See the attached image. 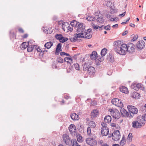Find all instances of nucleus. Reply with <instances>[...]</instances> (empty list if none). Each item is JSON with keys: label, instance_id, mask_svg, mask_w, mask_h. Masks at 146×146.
<instances>
[{"label": "nucleus", "instance_id": "obj_1", "mask_svg": "<svg viewBox=\"0 0 146 146\" xmlns=\"http://www.w3.org/2000/svg\"><path fill=\"white\" fill-rule=\"evenodd\" d=\"M70 24L74 26V28H76V31L78 34H83V35L84 36L83 37L84 38L89 39L92 38V35L91 34V29H85V26L83 23L74 21L71 22Z\"/></svg>", "mask_w": 146, "mask_h": 146}, {"label": "nucleus", "instance_id": "obj_2", "mask_svg": "<svg viewBox=\"0 0 146 146\" xmlns=\"http://www.w3.org/2000/svg\"><path fill=\"white\" fill-rule=\"evenodd\" d=\"M114 45V49L117 53L121 55H125L126 52V44L121 43V41H115L113 43Z\"/></svg>", "mask_w": 146, "mask_h": 146}, {"label": "nucleus", "instance_id": "obj_3", "mask_svg": "<svg viewBox=\"0 0 146 146\" xmlns=\"http://www.w3.org/2000/svg\"><path fill=\"white\" fill-rule=\"evenodd\" d=\"M62 138L63 141L66 145H72L74 139H72L68 134H64L63 135Z\"/></svg>", "mask_w": 146, "mask_h": 146}, {"label": "nucleus", "instance_id": "obj_4", "mask_svg": "<svg viewBox=\"0 0 146 146\" xmlns=\"http://www.w3.org/2000/svg\"><path fill=\"white\" fill-rule=\"evenodd\" d=\"M102 127L101 128V133L102 136L107 135L109 133L108 128L106 126V123L102 122L101 123Z\"/></svg>", "mask_w": 146, "mask_h": 146}, {"label": "nucleus", "instance_id": "obj_5", "mask_svg": "<svg viewBox=\"0 0 146 146\" xmlns=\"http://www.w3.org/2000/svg\"><path fill=\"white\" fill-rule=\"evenodd\" d=\"M109 111L110 112L111 115L116 119H118L120 117V114L119 111L116 109H110Z\"/></svg>", "mask_w": 146, "mask_h": 146}, {"label": "nucleus", "instance_id": "obj_6", "mask_svg": "<svg viewBox=\"0 0 146 146\" xmlns=\"http://www.w3.org/2000/svg\"><path fill=\"white\" fill-rule=\"evenodd\" d=\"M110 136H109V137L111 136L112 139L115 141H118L121 137L120 132L118 130L115 131L111 135L110 134Z\"/></svg>", "mask_w": 146, "mask_h": 146}, {"label": "nucleus", "instance_id": "obj_7", "mask_svg": "<svg viewBox=\"0 0 146 146\" xmlns=\"http://www.w3.org/2000/svg\"><path fill=\"white\" fill-rule=\"evenodd\" d=\"M126 52L129 53H132L134 52L135 46L134 44L131 43H129L127 45L126 44Z\"/></svg>", "mask_w": 146, "mask_h": 146}, {"label": "nucleus", "instance_id": "obj_8", "mask_svg": "<svg viewBox=\"0 0 146 146\" xmlns=\"http://www.w3.org/2000/svg\"><path fill=\"white\" fill-rule=\"evenodd\" d=\"M94 16L95 20H96L98 23H102L104 22L103 15L97 13H96Z\"/></svg>", "mask_w": 146, "mask_h": 146}, {"label": "nucleus", "instance_id": "obj_9", "mask_svg": "<svg viewBox=\"0 0 146 146\" xmlns=\"http://www.w3.org/2000/svg\"><path fill=\"white\" fill-rule=\"evenodd\" d=\"M127 108L130 112L131 115V116L132 117H133V115L131 113H132L133 115L134 114H137L138 112L137 109L134 106L131 105H128L127 106Z\"/></svg>", "mask_w": 146, "mask_h": 146}, {"label": "nucleus", "instance_id": "obj_10", "mask_svg": "<svg viewBox=\"0 0 146 146\" xmlns=\"http://www.w3.org/2000/svg\"><path fill=\"white\" fill-rule=\"evenodd\" d=\"M111 103L114 105L118 107H121L123 106V104L120 100L118 98H114L111 100Z\"/></svg>", "mask_w": 146, "mask_h": 146}, {"label": "nucleus", "instance_id": "obj_11", "mask_svg": "<svg viewBox=\"0 0 146 146\" xmlns=\"http://www.w3.org/2000/svg\"><path fill=\"white\" fill-rule=\"evenodd\" d=\"M83 34H75L74 36L71 37L70 39L72 42H74L76 41L77 39L78 38H82L84 37L83 35Z\"/></svg>", "mask_w": 146, "mask_h": 146}, {"label": "nucleus", "instance_id": "obj_12", "mask_svg": "<svg viewBox=\"0 0 146 146\" xmlns=\"http://www.w3.org/2000/svg\"><path fill=\"white\" fill-rule=\"evenodd\" d=\"M86 142L87 144L92 146H94L97 144V141L92 138H87Z\"/></svg>", "mask_w": 146, "mask_h": 146}, {"label": "nucleus", "instance_id": "obj_13", "mask_svg": "<svg viewBox=\"0 0 146 146\" xmlns=\"http://www.w3.org/2000/svg\"><path fill=\"white\" fill-rule=\"evenodd\" d=\"M69 129L71 134L74 136L76 133V128L74 124L70 125L69 127Z\"/></svg>", "mask_w": 146, "mask_h": 146}, {"label": "nucleus", "instance_id": "obj_14", "mask_svg": "<svg viewBox=\"0 0 146 146\" xmlns=\"http://www.w3.org/2000/svg\"><path fill=\"white\" fill-rule=\"evenodd\" d=\"M132 87L134 89L136 90H138L139 89L142 90L144 88L142 87V84L139 83L137 84H133L132 85Z\"/></svg>", "mask_w": 146, "mask_h": 146}, {"label": "nucleus", "instance_id": "obj_15", "mask_svg": "<svg viewBox=\"0 0 146 146\" xmlns=\"http://www.w3.org/2000/svg\"><path fill=\"white\" fill-rule=\"evenodd\" d=\"M145 43L143 40L139 41L137 44V47L139 49H141L144 47Z\"/></svg>", "mask_w": 146, "mask_h": 146}, {"label": "nucleus", "instance_id": "obj_16", "mask_svg": "<svg viewBox=\"0 0 146 146\" xmlns=\"http://www.w3.org/2000/svg\"><path fill=\"white\" fill-rule=\"evenodd\" d=\"M120 111L121 115L123 117H127L129 115L128 112L123 108H121Z\"/></svg>", "mask_w": 146, "mask_h": 146}, {"label": "nucleus", "instance_id": "obj_17", "mask_svg": "<svg viewBox=\"0 0 146 146\" xmlns=\"http://www.w3.org/2000/svg\"><path fill=\"white\" fill-rule=\"evenodd\" d=\"M95 69L93 67L90 66L88 69V73L91 76L95 74Z\"/></svg>", "mask_w": 146, "mask_h": 146}, {"label": "nucleus", "instance_id": "obj_18", "mask_svg": "<svg viewBox=\"0 0 146 146\" xmlns=\"http://www.w3.org/2000/svg\"><path fill=\"white\" fill-rule=\"evenodd\" d=\"M99 113V111L97 110H93L91 113V116L92 119L96 118Z\"/></svg>", "mask_w": 146, "mask_h": 146}, {"label": "nucleus", "instance_id": "obj_19", "mask_svg": "<svg viewBox=\"0 0 146 146\" xmlns=\"http://www.w3.org/2000/svg\"><path fill=\"white\" fill-rule=\"evenodd\" d=\"M62 44L59 43L57 45L56 51L54 52L55 55H58L59 52L62 51Z\"/></svg>", "mask_w": 146, "mask_h": 146}, {"label": "nucleus", "instance_id": "obj_20", "mask_svg": "<svg viewBox=\"0 0 146 146\" xmlns=\"http://www.w3.org/2000/svg\"><path fill=\"white\" fill-rule=\"evenodd\" d=\"M103 29H105L107 31H109L111 29V27L109 25H108L106 26L102 25L99 27V29L100 31H101Z\"/></svg>", "mask_w": 146, "mask_h": 146}, {"label": "nucleus", "instance_id": "obj_21", "mask_svg": "<svg viewBox=\"0 0 146 146\" xmlns=\"http://www.w3.org/2000/svg\"><path fill=\"white\" fill-rule=\"evenodd\" d=\"M70 117L73 120H78L79 119L78 115L75 113H72L70 115Z\"/></svg>", "mask_w": 146, "mask_h": 146}, {"label": "nucleus", "instance_id": "obj_22", "mask_svg": "<svg viewBox=\"0 0 146 146\" xmlns=\"http://www.w3.org/2000/svg\"><path fill=\"white\" fill-rule=\"evenodd\" d=\"M64 61L67 63L68 64H70L72 66H73L72 63H73V60L70 57H66L64 58Z\"/></svg>", "mask_w": 146, "mask_h": 146}, {"label": "nucleus", "instance_id": "obj_23", "mask_svg": "<svg viewBox=\"0 0 146 146\" xmlns=\"http://www.w3.org/2000/svg\"><path fill=\"white\" fill-rule=\"evenodd\" d=\"M97 52L95 51H93L92 53V54L90 55V58L93 60H95L97 57Z\"/></svg>", "mask_w": 146, "mask_h": 146}, {"label": "nucleus", "instance_id": "obj_24", "mask_svg": "<svg viewBox=\"0 0 146 146\" xmlns=\"http://www.w3.org/2000/svg\"><path fill=\"white\" fill-rule=\"evenodd\" d=\"M120 91L123 93L127 94L128 92L127 88L125 86H122L119 88Z\"/></svg>", "mask_w": 146, "mask_h": 146}, {"label": "nucleus", "instance_id": "obj_25", "mask_svg": "<svg viewBox=\"0 0 146 146\" xmlns=\"http://www.w3.org/2000/svg\"><path fill=\"white\" fill-rule=\"evenodd\" d=\"M53 45V42L50 41L46 43L44 45V47L47 49L50 48Z\"/></svg>", "mask_w": 146, "mask_h": 146}, {"label": "nucleus", "instance_id": "obj_26", "mask_svg": "<svg viewBox=\"0 0 146 146\" xmlns=\"http://www.w3.org/2000/svg\"><path fill=\"white\" fill-rule=\"evenodd\" d=\"M107 59L110 62H113L114 58L111 54H109V55H108Z\"/></svg>", "mask_w": 146, "mask_h": 146}, {"label": "nucleus", "instance_id": "obj_27", "mask_svg": "<svg viewBox=\"0 0 146 146\" xmlns=\"http://www.w3.org/2000/svg\"><path fill=\"white\" fill-rule=\"evenodd\" d=\"M29 43H26L25 42H23L21 45L20 47L22 49H25L28 46Z\"/></svg>", "mask_w": 146, "mask_h": 146}, {"label": "nucleus", "instance_id": "obj_28", "mask_svg": "<svg viewBox=\"0 0 146 146\" xmlns=\"http://www.w3.org/2000/svg\"><path fill=\"white\" fill-rule=\"evenodd\" d=\"M131 96L132 98L135 99H138L139 98L140 96L139 94L136 92H135L132 94Z\"/></svg>", "mask_w": 146, "mask_h": 146}, {"label": "nucleus", "instance_id": "obj_29", "mask_svg": "<svg viewBox=\"0 0 146 146\" xmlns=\"http://www.w3.org/2000/svg\"><path fill=\"white\" fill-rule=\"evenodd\" d=\"M111 117L109 115L106 116L104 118V121L106 123H109L111 121Z\"/></svg>", "mask_w": 146, "mask_h": 146}, {"label": "nucleus", "instance_id": "obj_30", "mask_svg": "<svg viewBox=\"0 0 146 146\" xmlns=\"http://www.w3.org/2000/svg\"><path fill=\"white\" fill-rule=\"evenodd\" d=\"M76 137L77 140L78 142L81 143L83 141V138L81 135L79 134H77Z\"/></svg>", "mask_w": 146, "mask_h": 146}, {"label": "nucleus", "instance_id": "obj_31", "mask_svg": "<svg viewBox=\"0 0 146 146\" xmlns=\"http://www.w3.org/2000/svg\"><path fill=\"white\" fill-rule=\"evenodd\" d=\"M68 27H69V24L68 23L64 22L62 23V28L64 31L66 30Z\"/></svg>", "mask_w": 146, "mask_h": 146}, {"label": "nucleus", "instance_id": "obj_32", "mask_svg": "<svg viewBox=\"0 0 146 146\" xmlns=\"http://www.w3.org/2000/svg\"><path fill=\"white\" fill-rule=\"evenodd\" d=\"M107 49L106 48H104L102 49L101 52V56L103 57L107 53Z\"/></svg>", "mask_w": 146, "mask_h": 146}, {"label": "nucleus", "instance_id": "obj_33", "mask_svg": "<svg viewBox=\"0 0 146 146\" xmlns=\"http://www.w3.org/2000/svg\"><path fill=\"white\" fill-rule=\"evenodd\" d=\"M34 46L33 45H28V46H27L28 48L27 49V50L28 52H31L34 49Z\"/></svg>", "mask_w": 146, "mask_h": 146}, {"label": "nucleus", "instance_id": "obj_34", "mask_svg": "<svg viewBox=\"0 0 146 146\" xmlns=\"http://www.w3.org/2000/svg\"><path fill=\"white\" fill-rule=\"evenodd\" d=\"M72 65L73 66H72V68H74L77 70H79V65L78 63H76L74 64H73V63Z\"/></svg>", "mask_w": 146, "mask_h": 146}, {"label": "nucleus", "instance_id": "obj_35", "mask_svg": "<svg viewBox=\"0 0 146 146\" xmlns=\"http://www.w3.org/2000/svg\"><path fill=\"white\" fill-rule=\"evenodd\" d=\"M62 36V35L61 34H57L55 35V37L57 39L59 40H61Z\"/></svg>", "mask_w": 146, "mask_h": 146}, {"label": "nucleus", "instance_id": "obj_36", "mask_svg": "<svg viewBox=\"0 0 146 146\" xmlns=\"http://www.w3.org/2000/svg\"><path fill=\"white\" fill-rule=\"evenodd\" d=\"M73 26L72 25L70 24V25L69 24V27H68L66 29V30L67 31H72Z\"/></svg>", "mask_w": 146, "mask_h": 146}, {"label": "nucleus", "instance_id": "obj_37", "mask_svg": "<svg viewBox=\"0 0 146 146\" xmlns=\"http://www.w3.org/2000/svg\"><path fill=\"white\" fill-rule=\"evenodd\" d=\"M86 19L89 21H94L95 20L94 17H92V16H89L87 17Z\"/></svg>", "mask_w": 146, "mask_h": 146}, {"label": "nucleus", "instance_id": "obj_38", "mask_svg": "<svg viewBox=\"0 0 146 146\" xmlns=\"http://www.w3.org/2000/svg\"><path fill=\"white\" fill-rule=\"evenodd\" d=\"M89 125L92 127L94 128L96 127L95 123L93 121H90L89 123Z\"/></svg>", "mask_w": 146, "mask_h": 146}, {"label": "nucleus", "instance_id": "obj_39", "mask_svg": "<svg viewBox=\"0 0 146 146\" xmlns=\"http://www.w3.org/2000/svg\"><path fill=\"white\" fill-rule=\"evenodd\" d=\"M133 137L131 133H130L127 137V140L129 141V142H131L132 141V139Z\"/></svg>", "mask_w": 146, "mask_h": 146}, {"label": "nucleus", "instance_id": "obj_40", "mask_svg": "<svg viewBox=\"0 0 146 146\" xmlns=\"http://www.w3.org/2000/svg\"><path fill=\"white\" fill-rule=\"evenodd\" d=\"M61 40H60L59 41L60 42L62 43L68 40V38L64 37L63 36H62V38H61Z\"/></svg>", "mask_w": 146, "mask_h": 146}, {"label": "nucleus", "instance_id": "obj_41", "mask_svg": "<svg viewBox=\"0 0 146 146\" xmlns=\"http://www.w3.org/2000/svg\"><path fill=\"white\" fill-rule=\"evenodd\" d=\"M73 142L72 145V146H80L79 145L78 143H77L76 139H73Z\"/></svg>", "mask_w": 146, "mask_h": 146}, {"label": "nucleus", "instance_id": "obj_42", "mask_svg": "<svg viewBox=\"0 0 146 146\" xmlns=\"http://www.w3.org/2000/svg\"><path fill=\"white\" fill-rule=\"evenodd\" d=\"M112 7L111 6L110 7L111 9L110 11V13L111 14H113L116 12L117 11L115 9H113Z\"/></svg>", "mask_w": 146, "mask_h": 146}, {"label": "nucleus", "instance_id": "obj_43", "mask_svg": "<svg viewBox=\"0 0 146 146\" xmlns=\"http://www.w3.org/2000/svg\"><path fill=\"white\" fill-rule=\"evenodd\" d=\"M125 143L126 141L125 139H124L123 138L120 143V145L123 146L125 144Z\"/></svg>", "mask_w": 146, "mask_h": 146}, {"label": "nucleus", "instance_id": "obj_44", "mask_svg": "<svg viewBox=\"0 0 146 146\" xmlns=\"http://www.w3.org/2000/svg\"><path fill=\"white\" fill-rule=\"evenodd\" d=\"M88 63H86L84 64L83 66V69L85 71L88 70Z\"/></svg>", "mask_w": 146, "mask_h": 146}, {"label": "nucleus", "instance_id": "obj_45", "mask_svg": "<svg viewBox=\"0 0 146 146\" xmlns=\"http://www.w3.org/2000/svg\"><path fill=\"white\" fill-rule=\"evenodd\" d=\"M56 61L58 62L61 63H63L64 62L63 59L60 57L58 58L57 59Z\"/></svg>", "mask_w": 146, "mask_h": 146}, {"label": "nucleus", "instance_id": "obj_46", "mask_svg": "<svg viewBox=\"0 0 146 146\" xmlns=\"http://www.w3.org/2000/svg\"><path fill=\"white\" fill-rule=\"evenodd\" d=\"M91 26L95 29H98V28H99V27L98 25H95L93 23H92Z\"/></svg>", "mask_w": 146, "mask_h": 146}, {"label": "nucleus", "instance_id": "obj_47", "mask_svg": "<svg viewBox=\"0 0 146 146\" xmlns=\"http://www.w3.org/2000/svg\"><path fill=\"white\" fill-rule=\"evenodd\" d=\"M16 35L14 32H10V37L11 38H15Z\"/></svg>", "mask_w": 146, "mask_h": 146}, {"label": "nucleus", "instance_id": "obj_48", "mask_svg": "<svg viewBox=\"0 0 146 146\" xmlns=\"http://www.w3.org/2000/svg\"><path fill=\"white\" fill-rule=\"evenodd\" d=\"M60 55L61 56H63L64 55H66L67 56H70L68 54L64 52H61L60 53Z\"/></svg>", "mask_w": 146, "mask_h": 146}, {"label": "nucleus", "instance_id": "obj_49", "mask_svg": "<svg viewBox=\"0 0 146 146\" xmlns=\"http://www.w3.org/2000/svg\"><path fill=\"white\" fill-rule=\"evenodd\" d=\"M87 131L88 134L90 135L91 133V129L90 127H89L87 128Z\"/></svg>", "mask_w": 146, "mask_h": 146}, {"label": "nucleus", "instance_id": "obj_50", "mask_svg": "<svg viewBox=\"0 0 146 146\" xmlns=\"http://www.w3.org/2000/svg\"><path fill=\"white\" fill-rule=\"evenodd\" d=\"M111 0L110 1H107V6H111V5L112 4V2L111 1Z\"/></svg>", "mask_w": 146, "mask_h": 146}, {"label": "nucleus", "instance_id": "obj_51", "mask_svg": "<svg viewBox=\"0 0 146 146\" xmlns=\"http://www.w3.org/2000/svg\"><path fill=\"white\" fill-rule=\"evenodd\" d=\"M118 19L117 17L112 18L110 19V21H117Z\"/></svg>", "mask_w": 146, "mask_h": 146}, {"label": "nucleus", "instance_id": "obj_52", "mask_svg": "<svg viewBox=\"0 0 146 146\" xmlns=\"http://www.w3.org/2000/svg\"><path fill=\"white\" fill-rule=\"evenodd\" d=\"M138 38V36L137 35H135L133 37V41H135Z\"/></svg>", "mask_w": 146, "mask_h": 146}, {"label": "nucleus", "instance_id": "obj_53", "mask_svg": "<svg viewBox=\"0 0 146 146\" xmlns=\"http://www.w3.org/2000/svg\"><path fill=\"white\" fill-rule=\"evenodd\" d=\"M118 27V24H116L112 26V27L114 29H116Z\"/></svg>", "mask_w": 146, "mask_h": 146}, {"label": "nucleus", "instance_id": "obj_54", "mask_svg": "<svg viewBox=\"0 0 146 146\" xmlns=\"http://www.w3.org/2000/svg\"><path fill=\"white\" fill-rule=\"evenodd\" d=\"M19 31L21 33H24V31L23 29L21 28H19Z\"/></svg>", "mask_w": 146, "mask_h": 146}, {"label": "nucleus", "instance_id": "obj_55", "mask_svg": "<svg viewBox=\"0 0 146 146\" xmlns=\"http://www.w3.org/2000/svg\"><path fill=\"white\" fill-rule=\"evenodd\" d=\"M125 13H126V12H124L123 13H122V14H120L119 15V16L120 17H123L124 16L125 14Z\"/></svg>", "mask_w": 146, "mask_h": 146}, {"label": "nucleus", "instance_id": "obj_56", "mask_svg": "<svg viewBox=\"0 0 146 146\" xmlns=\"http://www.w3.org/2000/svg\"><path fill=\"white\" fill-rule=\"evenodd\" d=\"M36 50L37 52H42V51L40 48L39 47H38Z\"/></svg>", "mask_w": 146, "mask_h": 146}, {"label": "nucleus", "instance_id": "obj_57", "mask_svg": "<svg viewBox=\"0 0 146 146\" xmlns=\"http://www.w3.org/2000/svg\"><path fill=\"white\" fill-rule=\"evenodd\" d=\"M128 33V31H126L123 33L122 35L123 36H125V35H126Z\"/></svg>", "mask_w": 146, "mask_h": 146}, {"label": "nucleus", "instance_id": "obj_58", "mask_svg": "<svg viewBox=\"0 0 146 146\" xmlns=\"http://www.w3.org/2000/svg\"><path fill=\"white\" fill-rule=\"evenodd\" d=\"M43 31L44 33H48V30L47 29H44Z\"/></svg>", "mask_w": 146, "mask_h": 146}, {"label": "nucleus", "instance_id": "obj_59", "mask_svg": "<svg viewBox=\"0 0 146 146\" xmlns=\"http://www.w3.org/2000/svg\"><path fill=\"white\" fill-rule=\"evenodd\" d=\"M28 36V35L27 34H25L23 36V38H27Z\"/></svg>", "mask_w": 146, "mask_h": 146}, {"label": "nucleus", "instance_id": "obj_60", "mask_svg": "<svg viewBox=\"0 0 146 146\" xmlns=\"http://www.w3.org/2000/svg\"><path fill=\"white\" fill-rule=\"evenodd\" d=\"M130 27H134L135 26V25L134 24H132V23H131L130 25H129Z\"/></svg>", "mask_w": 146, "mask_h": 146}, {"label": "nucleus", "instance_id": "obj_61", "mask_svg": "<svg viewBox=\"0 0 146 146\" xmlns=\"http://www.w3.org/2000/svg\"><path fill=\"white\" fill-rule=\"evenodd\" d=\"M102 146H109V145L106 143H104L102 144Z\"/></svg>", "mask_w": 146, "mask_h": 146}, {"label": "nucleus", "instance_id": "obj_62", "mask_svg": "<svg viewBox=\"0 0 146 146\" xmlns=\"http://www.w3.org/2000/svg\"><path fill=\"white\" fill-rule=\"evenodd\" d=\"M111 125L112 127H115L116 126V124L114 123H111Z\"/></svg>", "mask_w": 146, "mask_h": 146}, {"label": "nucleus", "instance_id": "obj_63", "mask_svg": "<svg viewBox=\"0 0 146 146\" xmlns=\"http://www.w3.org/2000/svg\"><path fill=\"white\" fill-rule=\"evenodd\" d=\"M52 67L53 68H56L57 66L55 64H53L52 66Z\"/></svg>", "mask_w": 146, "mask_h": 146}, {"label": "nucleus", "instance_id": "obj_64", "mask_svg": "<svg viewBox=\"0 0 146 146\" xmlns=\"http://www.w3.org/2000/svg\"><path fill=\"white\" fill-rule=\"evenodd\" d=\"M113 146H120L118 144H114L113 145Z\"/></svg>", "mask_w": 146, "mask_h": 146}]
</instances>
